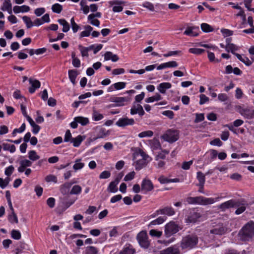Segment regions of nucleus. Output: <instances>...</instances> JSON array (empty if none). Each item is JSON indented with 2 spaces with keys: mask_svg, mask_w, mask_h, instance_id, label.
I'll use <instances>...</instances> for the list:
<instances>
[{
  "mask_svg": "<svg viewBox=\"0 0 254 254\" xmlns=\"http://www.w3.org/2000/svg\"><path fill=\"white\" fill-rule=\"evenodd\" d=\"M149 156L141 149H138L133 154V165L136 170H140L147 164Z\"/></svg>",
  "mask_w": 254,
  "mask_h": 254,
  "instance_id": "f257e3e1",
  "label": "nucleus"
},
{
  "mask_svg": "<svg viewBox=\"0 0 254 254\" xmlns=\"http://www.w3.org/2000/svg\"><path fill=\"white\" fill-rule=\"evenodd\" d=\"M198 243V238L195 234L184 236L180 242V246L182 250H190L195 248Z\"/></svg>",
  "mask_w": 254,
  "mask_h": 254,
  "instance_id": "f03ea898",
  "label": "nucleus"
},
{
  "mask_svg": "<svg viewBox=\"0 0 254 254\" xmlns=\"http://www.w3.org/2000/svg\"><path fill=\"white\" fill-rule=\"evenodd\" d=\"M238 236L243 241H249L254 237V222L250 221L246 224L239 232Z\"/></svg>",
  "mask_w": 254,
  "mask_h": 254,
  "instance_id": "7ed1b4c3",
  "label": "nucleus"
},
{
  "mask_svg": "<svg viewBox=\"0 0 254 254\" xmlns=\"http://www.w3.org/2000/svg\"><path fill=\"white\" fill-rule=\"evenodd\" d=\"M164 141L172 143L179 138V131L174 129H169L161 136Z\"/></svg>",
  "mask_w": 254,
  "mask_h": 254,
  "instance_id": "20e7f679",
  "label": "nucleus"
},
{
  "mask_svg": "<svg viewBox=\"0 0 254 254\" xmlns=\"http://www.w3.org/2000/svg\"><path fill=\"white\" fill-rule=\"evenodd\" d=\"M137 240L140 246L144 248L147 249L149 247L150 243L148 241V237L146 231H142L140 232L137 235Z\"/></svg>",
  "mask_w": 254,
  "mask_h": 254,
  "instance_id": "39448f33",
  "label": "nucleus"
},
{
  "mask_svg": "<svg viewBox=\"0 0 254 254\" xmlns=\"http://www.w3.org/2000/svg\"><path fill=\"white\" fill-rule=\"evenodd\" d=\"M219 197L214 198H207L202 196H199L194 197V204H199L206 205L208 204H211L218 200Z\"/></svg>",
  "mask_w": 254,
  "mask_h": 254,
  "instance_id": "423d86ee",
  "label": "nucleus"
},
{
  "mask_svg": "<svg viewBox=\"0 0 254 254\" xmlns=\"http://www.w3.org/2000/svg\"><path fill=\"white\" fill-rule=\"evenodd\" d=\"M179 226L174 221H170L165 226V233L167 236H170L179 231Z\"/></svg>",
  "mask_w": 254,
  "mask_h": 254,
  "instance_id": "0eeeda50",
  "label": "nucleus"
},
{
  "mask_svg": "<svg viewBox=\"0 0 254 254\" xmlns=\"http://www.w3.org/2000/svg\"><path fill=\"white\" fill-rule=\"evenodd\" d=\"M227 232V228L223 224L217 225L210 230V234L214 235H222Z\"/></svg>",
  "mask_w": 254,
  "mask_h": 254,
  "instance_id": "6e6552de",
  "label": "nucleus"
},
{
  "mask_svg": "<svg viewBox=\"0 0 254 254\" xmlns=\"http://www.w3.org/2000/svg\"><path fill=\"white\" fill-rule=\"evenodd\" d=\"M239 206L240 203L238 201H235L233 199H231L219 205V208L222 210L225 211L227 209L239 207Z\"/></svg>",
  "mask_w": 254,
  "mask_h": 254,
  "instance_id": "1a4fd4ad",
  "label": "nucleus"
},
{
  "mask_svg": "<svg viewBox=\"0 0 254 254\" xmlns=\"http://www.w3.org/2000/svg\"><path fill=\"white\" fill-rule=\"evenodd\" d=\"M135 123L133 119H129L127 117L120 119L116 123L119 127H125L127 126H132Z\"/></svg>",
  "mask_w": 254,
  "mask_h": 254,
  "instance_id": "9d476101",
  "label": "nucleus"
},
{
  "mask_svg": "<svg viewBox=\"0 0 254 254\" xmlns=\"http://www.w3.org/2000/svg\"><path fill=\"white\" fill-rule=\"evenodd\" d=\"M129 97H112L110 98V101L116 103L117 106H123L125 105V102L130 101Z\"/></svg>",
  "mask_w": 254,
  "mask_h": 254,
  "instance_id": "9b49d317",
  "label": "nucleus"
},
{
  "mask_svg": "<svg viewBox=\"0 0 254 254\" xmlns=\"http://www.w3.org/2000/svg\"><path fill=\"white\" fill-rule=\"evenodd\" d=\"M200 217L199 213L194 210L191 211L186 218V222L187 223H194L197 219Z\"/></svg>",
  "mask_w": 254,
  "mask_h": 254,
  "instance_id": "f8f14e48",
  "label": "nucleus"
},
{
  "mask_svg": "<svg viewBox=\"0 0 254 254\" xmlns=\"http://www.w3.org/2000/svg\"><path fill=\"white\" fill-rule=\"evenodd\" d=\"M160 254H181V252L178 247L173 246L161 251Z\"/></svg>",
  "mask_w": 254,
  "mask_h": 254,
  "instance_id": "ddd939ff",
  "label": "nucleus"
},
{
  "mask_svg": "<svg viewBox=\"0 0 254 254\" xmlns=\"http://www.w3.org/2000/svg\"><path fill=\"white\" fill-rule=\"evenodd\" d=\"M32 164V162L28 159H23L19 161V166L18 168V171L19 173H23L24 172L27 167L31 166Z\"/></svg>",
  "mask_w": 254,
  "mask_h": 254,
  "instance_id": "4468645a",
  "label": "nucleus"
},
{
  "mask_svg": "<svg viewBox=\"0 0 254 254\" xmlns=\"http://www.w3.org/2000/svg\"><path fill=\"white\" fill-rule=\"evenodd\" d=\"M138 113L139 116H142L144 115V112L142 107L138 104H134L130 110V114L134 115Z\"/></svg>",
  "mask_w": 254,
  "mask_h": 254,
  "instance_id": "2eb2a0df",
  "label": "nucleus"
},
{
  "mask_svg": "<svg viewBox=\"0 0 254 254\" xmlns=\"http://www.w3.org/2000/svg\"><path fill=\"white\" fill-rule=\"evenodd\" d=\"M153 189V185L150 180L144 179L141 184V190L145 191H151Z\"/></svg>",
  "mask_w": 254,
  "mask_h": 254,
  "instance_id": "dca6fc26",
  "label": "nucleus"
},
{
  "mask_svg": "<svg viewBox=\"0 0 254 254\" xmlns=\"http://www.w3.org/2000/svg\"><path fill=\"white\" fill-rule=\"evenodd\" d=\"M198 30L199 28L197 27H189L187 28L184 34L188 36L195 37L198 35Z\"/></svg>",
  "mask_w": 254,
  "mask_h": 254,
  "instance_id": "f3484780",
  "label": "nucleus"
},
{
  "mask_svg": "<svg viewBox=\"0 0 254 254\" xmlns=\"http://www.w3.org/2000/svg\"><path fill=\"white\" fill-rule=\"evenodd\" d=\"M175 214L174 208L171 206H166L160 209V214H163L168 216H171Z\"/></svg>",
  "mask_w": 254,
  "mask_h": 254,
  "instance_id": "a211bd4d",
  "label": "nucleus"
},
{
  "mask_svg": "<svg viewBox=\"0 0 254 254\" xmlns=\"http://www.w3.org/2000/svg\"><path fill=\"white\" fill-rule=\"evenodd\" d=\"M149 145L152 151H157L159 148V139L155 137L153 139L149 140Z\"/></svg>",
  "mask_w": 254,
  "mask_h": 254,
  "instance_id": "6ab92c4d",
  "label": "nucleus"
},
{
  "mask_svg": "<svg viewBox=\"0 0 254 254\" xmlns=\"http://www.w3.org/2000/svg\"><path fill=\"white\" fill-rule=\"evenodd\" d=\"M104 56L105 61L111 60L113 62H116L119 59L117 55L113 54L111 52H106Z\"/></svg>",
  "mask_w": 254,
  "mask_h": 254,
  "instance_id": "aec40b11",
  "label": "nucleus"
},
{
  "mask_svg": "<svg viewBox=\"0 0 254 254\" xmlns=\"http://www.w3.org/2000/svg\"><path fill=\"white\" fill-rule=\"evenodd\" d=\"M30 10V7L26 5L22 6H14L13 7V11L15 13L20 12H26Z\"/></svg>",
  "mask_w": 254,
  "mask_h": 254,
  "instance_id": "412c9836",
  "label": "nucleus"
},
{
  "mask_svg": "<svg viewBox=\"0 0 254 254\" xmlns=\"http://www.w3.org/2000/svg\"><path fill=\"white\" fill-rule=\"evenodd\" d=\"M196 178L199 181L198 186L199 188L203 189L205 181V175L199 171L197 173Z\"/></svg>",
  "mask_w": 254,
  "mask_h": 254,
  "instance_id": "4be33fe9",
  "label": "nucleus"
},
{
  "mask_svg": "<svg viewBox=\"0 0 254 254\" xmlns=\"http://www.w3.org/2000/svg\"><path fill=\"white\" fill-rule=\"evenodd\" d=\"M234 55H235L240 61L244 63L246 65L249 66L252 64V62L249 60V59L246 56H242L238 53H234Z\"/></svg>",
  "mask_w": 254,
  "mask_h": 254,
  "instance_id": "5701e85b",
  "label": "nucleus"
},
{
  "mask_svg": "<svg viewBox=\"0 0 254 254\" xmlns=\"http://www.w3.org/2000/svg\"><path fill=\"white\" fill-rule=\"evenodd\" d=\"M78 75V73L76 70L71 69L68 70V76L69 78L73 84V85H75L76 83V78Z\"/></svg>",
  "mask_w": 254,
  "mask_h": 254,
  "instance_id": "b1692460",
  "label": "nucleus"
},
{
  "mask_svg": "<svg viewBox=\"0 0 254 254\" xmlns=\"http://www.w3.org/2000/svg\"><path fill=\"white\" fill-rule=\"evenodd\" d=\"M178 66V64L175 61H171L165 63L161 64H160V69L168 68V67H175Z\"/></svg>",
  "mask_w": 254,
  "mask_h": 254,
  "instance_id": "393cba45",
  "label": "nucleus"
},
{
  "mask_svg": "<svg viewBox=\"0 0 254 254\" xmlns=\"http://www.w3.org/2000/svg\"><path fill=\"white\" fill-rule=\"evenodd\" d=\"M58 22L63 26L62 31L64 32H67L69 30V24L64 19H59Z\"/></svg>",
  "mask_w": 254,
  "mask_h": 254,
  "instance_id": "a878e982",
  "label": "nucleus"
},
{
  "mask_svg": "<svg viewBox=\"0 0 254 254\" xmlns=\"http://www.w3.org/2000/svg\"><path fill=\"white\" fill-rule=\"evenodd\" d=\"M79 49L80 51L81 55L82 57H88V51L89 50L93 49L94 45H92L89 47H84L81 45H79L78 46Z\"/></svg>",
  "mask_w": 254,
  "mask_h": 254,
  "instance_id": "bb28decb",
  "label": "nucleus"
},
{
  "mask_svg": "<svg viewBox=\"0 0 254 254\" xmlns=\"http://www.w3.org/2000/svg\"><path fill=\"white\" fill-rule=\"evenodd\" d=\"M84 138V137L79 135L75 138H72L71 142L73 143L74 147H78Z\"/></svg>",
  "mask_w": 254,
  "mask_h": 254,
  "instance_id": "cd10ccee",
  "label": "nucleus"
},
{
  "mask_svg": "<svg viewBox=\"0 0 254 254\" xmlns=\"http://www.w3.org/2000/svg\"><path fill=\"white\" fill-rule=\"evenodd\" d=\"M241 114L248 119L254 118V110L245 109L243 110Z\"/></svg>",
  "mask_w": 254,
  "mask_h": 254,
  "instance_id": "c85d7f7f",
  "label": "nucleus"
},
{
  "mask_svg": "<svg viewBox=\"0 0 254 254\" xmlns=\"http://www.w3.org/2000/svg\"><path fill=\"white\" fill-rule=\"evenodd\" d=\"M85 30L80 33V37H88L93 30V28L90 25H86L84 27Z\"/></svg>",
  "mask_w": 254,
  "mask_h": 254,
  "instance_id": "c756f323",
  "label": "nucleus"
},
{
  "mask_svg": "<svg viewBox=\"0 0 254 254\" xmlns=\"http://www.w3.org/2000/svg\"><path fill=\"white\" fill-rule=\"evenodd\" d=\"M74 120L78 122V123L81 124L82 126H85L89 123V120L87 118L83 117H76L74 118Z\"/></svg>",
  "mask_w": 254,
  "mask_h": 254,
  "instance_id": "7c9ffc66",
  "label": "nucleus"
},
{
  "mask_svg": "<svg viewBox=\"0 0 254 254\" xmlns=\"http://www.w3.org/2000/svg\"><path fill=\"white\" fill-rule=\"evenodd\" d=\"M75 198L68 199L67 196H65L63 198V203L66 208L69 207L75 201Z\"/></svg>",
  "mask_w": 254,
  "mask_h": 254,
  "instance_id": "2f4dec72",
  "label": "nucleus"
},
{
  "mask_svg": "<svg viewBox=\"0 0 254 254\" xmlns=\"http://www.w3.org/2000/svg\"><path fill=\"white\" fill-rule=\"evenodd\" d=\"M171 87V84L169 82H164L160 84V93H165L166 89Z\"/></svg>",
  "mask_w": 254,
  "mask_h": 254,
  "instance_id": "473e14b6",
  "label": "nucleus"
},
{
  "mask_svg": "<svg viewBox=\"0 0 254 254\" xmlns=\"http://www.w3.org/2000/svg\"><path fill=\"white\" fill-rule=\"evenodd\" d=\"M4 150L9 151L11 153H13L15 151V146L12 144L3 143L2 145Z\"/></svg>",
  "mask_w": 254,
  "mask_h": 254,
  "instance_id": "72a5a7b5",
  "label": "nucleus"
},
{
  "mask_svg": "<svg viewBox=\"0 0 254 254\" xmlns=\"http://www.w3.org/2000/svg\"><path fill=\"white\" fill-rule=\"evenodd\" d=\"M98 249L93 246H88L85 250V254H98Z\"/></svg>",
  "mask_w": 254,
  "mask_h": 254,
  "instance_id": "f704fd0d",
  "label": "nucleus"
},
{
  "mask_svg": "<svg viewBox=\"0 0 254 254\" xmlns=\"http://www.w3.org/2000/svg\"><path fill=\"white\" fill-rule=\"evenodd\" d=\"M117 185V183L113 181L110 182L107 189L108 191L110 192H116L118 191Z\"/></svg>",
  "mask_w": 254,
  "mask_h": 254,
  "instance_id": "c9c22d12",
  "label": "nucleus"
},
{
  "mask_svg": "<svg viewBox=\"0 0 254 254\" xmlns=\"http://www.w3.org/2000/svg\"><path fill=\"white\" fill-rule=\"evenodd\" d=\"M28 157L30 160L33 161H36L40 158V156L38 155L34 150H31L28 152Z\"/></svg>",
  "mask_w": 254,
  "mask_h": 254,
  "instance_id": "e433bc0d",
  "label": "nucleus"
},
{
  "mask_svg": "<svg viewBox=\"0 0 254 254\" xmlns=\"http://www.w3.org/2000/svg\"><path fill=\"white\" fill-rule=\"evenodd\" d=\"M8 220L11 223H15L17 224L18 222V218L14 212H11V214L8 215Z\"/></svg>",
  "mask_w": 254,
  "mask_h": 254,
  "instance_id": "4c0bfd02",
  "label": "nucleus"
},
{
  "mask_svg": "<svg viewBox=\"0 0 254 254\" xmlns=\"http://www.w3.org/2000/svg\"><path fill=\"white\" fill-rule=\"evenodd\" d=\"M81 159H79L76 160L75 161V164L73 166V168L75 171H77L80 169H81L84 166V164L83 163L81 162Z\"/></svg>",
  "mask_w": 254,
  "mask_h": 254,
  "instance_id": "58836bf2",
  "label": "nucleus"
},
{
  "mask_svg": "<svg viewBox=\"0 0 254 254\" xmlns=\"http://www.w3.org/2000/svg\"><path fill=\"white\" fill-rule=\"evenodd\" d=\"M225 49L228 52H231L232 54L235 53L234 52L237 51L238 47L234 44H226L225 46Z\"/></svg>",
  "mask_w": 254,
  "mask_h": 254,
  "instance_id": "ea45409f",
  "label": "nucleus"
},
{
  "mask_svg": "<svg viewBox=\"0 0 254 254\" xmlns=\"http://www.w3.org/2000/svg\"><path fill=\"white\" fill-rule=\"evenodd\" d=\"M81 190L82 188L79 185H75L72 188L70 194H78L81 192Z\"/></svg>",
  "mask_w": 254,
  "mask_h": 254,
  "instance_id": "a19ab883",
  "label": "nucleus"
},
{
  "mask_svg": "<svg viewBox=\"0 0 254 254\" xmlns=\"http://www.w3.org/2000/svg\"><path fill=\"white\" fill-rule=\"evenodd\" d=\"M22 19L26 24L27 28H30L33 26V22L31 21L29 17L24 16L22 17Z\"/></svg>",
  "mask_w": 254,
  "mask_h": 254,
  "instance_id": "79ce46f5",
  "label": "nucleus"
},
{
  "mask_svg": "<svg viewBox=\"0 0 254 254\" xmlns=\"http://www.w3.org/2000/svg\"><path fill=\"white\" fill-rule=\"evenodd\" d=\"M52 10L54 12L60 13L63 10V6L59 3H55L52 5Z\"/></svg>",
  "mask_w": 254,
  "mask_h": 254,
  "instance_id": "37998d69",
  "label": "nucleus"
},
{
  "mask_svg": "<svg viewBox=\"0 0 254 254\" xmlns=\"http://www.w3.org/2000/svg\"><path fill=\"white\" fill-rule=\"evenodd\" d=\"M201 28L205 32H209L213 30V28L210 25L205 23L201 24Z\"/></svg>",
  "mask_w": 254,
  "mask_h": 254,
  "instance_id": "c03bdc74",
  "label": "nucleus"
},
{
  "mask_svg": "<svg viewBox=\"0 0 254 254\" xmlns=\"http://www.w3.org/2000/svg\"><path fill=\"white\" fill-rule=\"evenodd\" d=\"M153 135V132L151 130H146L139 133L138 136L140 138L151 137Z\"/></svg>",
  "mask_w": 254,
  "mask_h": 254,
  "instance_id": "a18cd8bd",
  "label": "nucleus"
},
{
  "mask_svg": "<svg viewBox=\"0 0 254 254\" xmlns=\"http://www.w3.org/2000/svg\"><path fill=\"white\" fill-rule=\"evenodd\" d=\"M103 118V116L99 113L97 111L94 110L92 114V119L95 121H98Z\"/></svg>",
  "mask_w": 254,
  "mask_h": 254,
  "instance_id": "49530a36",
  "label": "nucleus"
},
{
  "mask_svg": "<svg viewBox=\"0 0 254 254\" xmlns=\"http://www.w3.org/2000/svg\"><path fill=\"white\" fill-rule=\"evenodd\" d=\"M12 7L10 0H5L3 3L1 9L3 11H6Z\"/></svg>",
  "mask_w": 254,
  "mask_h": 254,
  "instance_id": "de8ad7c7",
  "label": "nucleus"
},
{
  "mask_svg": "<svg viewBox=\"0 0 254 254\" xmlns=\"http://www.w3.org/2000/svg\"><path fill=\"white\" fill-rule=\"evenodd\" d=\"M204 50L197 48H191L189 49V52L195 55H200L204 52Z\"/></svg>",
  "mask_w": 254,
  "mask_h": 254,
  "instance_id": "09e8293b",
  "label": "nucleus"
},
{
  "mask_svg": "<svg viewBox=\"0 0 254 254\" xmlns=\"http://www.w3.org/2000/svg\"><path fill=\"white\" fill-rule=\"evenodd\" d=\"M29 81L32 87H34L36 89H38L40 87L41 83L39 80L36 79L33 80L32 78H30L29 79Z\"/></svg>",
  "mask_w": 254,
  "mask_h": 254,
  "instance_id": "8fccbe9b",
  "label": "nucleus"
},
{
  "mask_svg": "<svg viewBox=\"0 0 254 254\" xmlns=\"http://www.w3.org/2000/svg\"><path fill=\"white\" fill-rule=\"evenodd\" d=\"M134 250L132 248H125L120 254H134Z\"/></svg>",
  "mask_w": 254,
  "mask_h": 254,
  "instance_id": "3c124183",
  "label": "nucleus"
},
{
  "mask_svg": "<svg viewBox=\"0 0 254 254\" xmlns=\"http://www.w3.org/2000/svg\"><path fill=\"white\" fill-rule=\"evenodd\" d=\"M11 237L15 240H19L21 238V234L18 230H13L11 233Z\"/></svg>",
  "mask_w": 254,
  "mask_h": 254,
  "instance_id": "603ef678",
  "label": "nucleus"
},
{
  "mask_svg": "<svg viewBox=\"0 0 254 254\" xmlns=\"http://www.w3.org/2000/svg\"><path fill=\"white\" fill-rule=\"evenodd\" d=\"M70 186L71 184L69 183L64 184L61 189V192L64 194H65L68 191Z\"/></svg>",
  "mask_w": 254,
  "mask_h": 254,
  "instance_id": "864d4df0",
  "label": "nucleus"
},
{
  "mask_svg": "<svg viewBox=\"0 0 254 254\" xmlns=\"http://www.w3.org/2000/svg\"><path fill=\"white\" fill-rule=\"evenodd\" d=\"M88 20L89 21V23L92 25L99 27L100 25V21L97 19H95V17H93V18H89V15L88 16Z\"/></svg>",
  "mask_w": 254,
  "mask_h": 254,
  "instance_id": "5fc2aeb1",
  "label": "nucleus"
},
{
  "mask_svg": "<svg viewBox=\"0 0 254 254\" xmlns=\"http://www.w3.org/2000/svg\"><path fill=\"white\" fill-rule=\"evenodd\" d=\"M161 113L163 115L167 117L170 119H173L174 118V113L172 111L166 110L162 112Z\"/></svg>",
  "mask_w": 254,
  "mask_h": 254,
  "instance_id": "6e6d98bb",
  "label": "nucleus"
},
{
  "mask_svg": "<svg viewBox=\"0 0 254 254\" xmlns=\"http://www.w3.org/2000/svg\"><path fill=\"white\" fill-rule=\"evenodd\" d=\"M113 86H114V88L116 90L122 89L125 87L126 83L124 82H117L113 84Z\"/></svg>",
  "mask_w": 254,
  "mask_h": 254,
  "instance_id": "4d7b16f0",
  "label": "nucleus"
},
{
  "mask_svg": "<svg viewBox=\"0 0 254 254\" xmlns=\"http://www.w3.org/2000/svg\"><path fill=\"white\" fill-rule=\"evenodd\" d=\"M193 161L190 160L188 162H184L182 163V168L184 170H189L190 168V166L192 164Z\"/></svg>",
  "mask_w": 254,
  "mask_h": 254,
  "instance_id": "13d9d810",
  "label": "nucleus"
},
{
  "mask_svg": "<svg viewBox=\"0 0 254 254\" xmlns=\"http://www.w3.org/2000/svg\"><path fill=\"white\" fill-rule=\"evenodd\" d=\"M14 170V168L12 165H10L9 167L6 168L4 173L7 176H10Z\"/></svg>",
  "mask_w": 254,
  "mask_h": 254,
  "instance_id": "bf43d9fd",
  "label": "nucleus"
},
{
  "mask_svg": "<svg viewBox=\"0 0 254 254\" xmlns=\"http://www.w3.org/2000/svg\"><path fill=\"white\" fill-rule=\"evenodd\" d=\"M45 180L47 182H53L55 183L57 182V177L53 175H49L46 176L45 178Z\"/></svg>",
  "mask_w": 254,
  "mask_h": 254,
  "instance_id": "052dcab7",
  "label": "nucleus"
},
{
  "mask_svg": "<svg viewBox=\"0 0 254 254\" xmlns=\"http://www.w3.org/2000/svg\"><path fill=\"white\" fill-rule=\"evenodd\" d=\"M111 176V173L108 171H104L102 172L99 176V178L101 179H108Z\"/></svg>",
  "mask_w": 254,
  "mask_h": 254,
  "instance_id": "680f3d73",
  "label": "nucleus"
},
{
  "mask_svg": "<svg viewBox=\"0 0 254 254\" xmlns=\"http://www.w3.org/2000/svg\"><path fill=\"white\" fill-rule=\"evenodd\" d=\"M72 136L71 134L70 133V131L69 129H67L65 133L64 137V142H68V141H71L72 139Z\"/></svg>",
  "mask_w": 254,
  "mask_h": 254,
  "instance_id": "e2e57ef3",
  "label": "nucleus"
},
{
  "mask_svg": "<svg viewBox=\"0 0 254 254\" xmlns=\"http://www.w3.org/2000/svg\"><path fill=\"white\" fill-rule=\"evenodd\" d=\"M135 172L134 171L131 172L129 173H128L127 175H126V176L124 178V181H128L132 180L135 176Z\"/></svg>",
  "mask_w": 254,
  "mask_h": 254,
  "instance_id": "0e129e2a",
  "label": "nucleus"
},
{
  "mask_svg": "<svg viewBox=\"0 0 254 254\" xmlns=\"http://www.w3.org/2000/svg\"><path fill=\"white\" fill-rule=\"evenodd\" d=\"M204 119V116L203 114H196L194 122L197 123L203 121Z\"/></svg>",
  "mask_w": 254,
  "mask_h": 254,
  "instance_id": "69168bd1",
  "label": "nucleus"
},
{
  "mask_svg": "<svg viewBox=\"0 0 254 254\" xmlns=\"http://www.w3.org/2000/svg\"><path fill=\"white\" fill-rule=\"evenodd\" d=\"M222 144V142L218 138H215L210 142V144L212 145L221 146Z\"/></svg>",
  "mask_w": 254,
  "mask_h": 254,
  "instance_id": "338daca9",
  "label": "nucleus"
},
{
  "mask_svg": "<svg viewBox=\"0 0 254 254\" xmlns=\"http://www.w3.org/2000/svg\"><path fill=\"white\" fill-rule=\"evenodd\" d=\"M45 12V9L43 7L38 8L35 9L34 13L37 16H40Z\"/></svg>",
  "mask_w": 254,
  "mask_h": 254,
  "instance_id": "774afa93",
  "label": "nucleus"
}]
</instances>
